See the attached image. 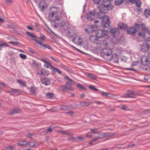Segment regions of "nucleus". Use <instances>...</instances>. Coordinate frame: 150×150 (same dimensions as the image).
<instances>
[{"label":"nucleus","mask_w":150,"mask_h":150,"mask_svg":"<svg viewBox=\"0 0 150 150\" xmlns=\"http://www.w3.org/2000/svg\"><path fill=\"white\" fill-rule=\"evenodd\" d=\"M28 145L30 147H32L35 146V144L33 142H30L29 144Z\"/></svg>","instance_id":"obj_46"},{"label":"nucleus","mask_w":150,"mask_h":150,"mask_svg":"<svg viewBox=\"0 0 150 150\" xmlns=\"http://www.w3.org/2000/svg\"><path fill=\"white\" fill-rule=\"evenodd\" d=\"M70 33H71L70 32H69L67 35V36L69 38L72 37L74 36V35L72 33L71 35L70 34Z\"/></svg>","instance_id":"obj_50"},{"label":"nucleus","mask_w":150,"mask_h":150,"mask_svg":"<svg viewBox=\"0 0 150 150\" xmlns=\"http://www.w3.org/2000/svg\"><path fill=\"white\" fill-rule=\"evenodd\" d=\"M113 60L114 62L116 63H118L119 59L117 55L116 54H114L113 55H112L111 59L110 60Z\"/></svg>","instance_id":"obj_23"},{"label":"nucleus","mask_w":150,"mask_h":150,"mask_svg":"<svg viewBox=\"0 0 150 150\" xmlns=\"http://www.w3.org/2000/svg\"><path fill=\"white\" fill-rule=\"evenodd\" d=\"M98 47H97L96 49L101 51V55L105 60L107 61L110 60L111 59L112 56V51L109 48L103 49V47H105L107 45V42L105 40L102 41Z\"/></svg>","instance_id":"obj_1"},{"label":"nucleus","mask_w":150,"mask_h":150,"mask_svg":"<svg viewBox=\"0 0 150 150\" xmlns=\"http://www.w3.org/2000/svg\"><path fill=\"white\" fill-rule=\"evenodd\" d=\"M118 29L117 28H115L114 29H111V31L112 34L114 36L115 35L116 32L117 30Z\"/></svg>","instance_id":"obj_36"},{"label":"nucleus","mask_w":150,"mask_h":150,"mask_svg":"<svg viewBox=\"0 0 150 150\" xmlns=\"http://www.w3.org/2000/svg\"><path fill=\"white\" fill-rule=\"evenodd\" d=\"M91 133H95L98 132V130L97 129L95 128L91 129Z\"/></svg>","instance_id":"obj_42"},{"label":"nucleus","mask_w":150,"mask_h":150,"mask_svg":"<svg viewBox=\"0 0 150 150\" xmlns=\"http://www.w3.org/2000/svg\"><path fill=\"white\" fill-rule=\"evenodd\" d=\"M88 75L89 77H91V78L93 79H96L95 76H93V75L89 74Z\"/></svg>","instance_id":"obj_52"},{"label":"nucleus","mask_w":150,"mask_h":150,"mask_svg":"<svg viewBox=\"0 0 150 150\" xmlns=\"http://www.w3.org/2000/svg\"><path fill=\"white\" fill-rule=\"evenodd\" d=\"M61 109L62 110H66L68 109V108L66 106H63L61 107Z\"/></svg>","instance_id":"obj_47"},{"label":"nucleus","mask_w":150,"mask_h":150,"mask_svg":"<svg viewBox=\"0 0 150 150\" xmlns=\"http://www.w3.org/2000/svg\"><path fill=\"white\" fill-rule=\"evenodd\" d=\"M47 6L48 5L43 0L41 1L39 5V8L42 11H44V10L45 8H47Z\"/></svg>","instance_id":"obj_15"},{"label":"nucleus","mask_w":150,"mask_h":150,"mask_svg":"<svg viewBox=\"0 0 150 150\" xmlns=\"http://www.w3.org/2000/svg\"><path fill=\"white\" fill-rule=\"evenodd\" d=\"M38 44H39L41 45L43 47L45 48V49L46 48H47L50 50L52 49V48L50 46L46 44L43 45L42 43V42L41 41H39V42L38 43Z\"/></svg>","instance_id":"obj_24"},{"label":"nucleus","mask_w":150,"mask_h":150,"mask_svg":"<svg viewBox=\"0 0 150 150\" xmlns=\"http://www.w3.org/2000/svg\"><path fill=\"white\" fill-rule=\"evenodd\" d=\"M77 139L78 141H81L83 140V137H77Z\"/></svg>","instance_id":"obj_55"},{"label":"nucleus","mask_w":150,"mask_h":150,"mask_svg":"<svg viewBox=\"0 0 150 150\" xmlns=\"http://www.w3.org/2000/svg\"><path fill=\"white\" fill-rule=\"evenodd\" d=\"M41 60L45 64L46 62L47 61H46L45 60V59H42Z\"/></svg>","instance_id":"obj_63"},{"label":"nucleus","mask_w":150,"mask_h":150,"mask_svg":"<svg viewBox=\"0 0 150 150\" xmlns=\"http://www.w3.org/2000/svg\"><path fill=\"white\" fill-rule=\"evenodd\" d=\"M21 112V110L18 109H15L11 111L9 113L11 115H14L19 113Z\"/></svg>","instance_id":"obj_25"},{"label":"nucleus","mask_w":150,"mask_h":150,"mask_svg":"<svg viewBox=\"0 0 150 150\" xmlns=\"http://www.w3.org/2000/svg\"><path fill=\"white\" fill-rule=\"evenodd\" d=\"M136 93L132 90H129L128 91L126 95L122 96L123 98H132L134 97Z\"/></svg>","instance_id":"obj_13"},{"label":"nucleus","mask_w":150,"mask_h":150,"mask_svg":"<svg viewBox=\"0 0 150 150\" xmlns=\"http://www.w3.org/2000/svg\"><path fill=\"white\" fill-rule=\"evenodd\" d=\"M118 27L122 29H124L127 27V25L125 23H120L118 24Z\"/></svg>","instance_id":"obj_26"},{"label":"nucleus","mask_w":150,"mask_h":150,"mask_svg":"<svg viewBox=\"0 0 150 150\" xmlns=\"http://www.w3.org/2000/svg\"><path fill=\"white\" fill-rule=\"evenodd\" d=\"M77 86L78 87H79L81 89H83L84 90H86V88L85 87H83V86L82 85H81V84H78L77 85Z\"/></svg>","instance_id":"obj_44"},{"label":"nucleus","mask_w":150,"mask_h":150,"mask_svg":"<svg viewBox=\"0 0 150 150\" xmlns=\"http://www.w3.org/2000/svg\"><path fill=\"white\" fill-rule=\"evenodd\" d=\"M39 38L41 40H42L41 41L42 42V43L43 42H44L45 40V37L44 35H43L42 34L40 35Z\"/></svg>","instance_id":"obj_37"},{"label":"nucleus","mask_w":150,"mask_h":150,"mask_svg":"<svg viewBox=\"0 0 150 150\" xmlns=\"http://www.w3.org/2000/svg\"><path fill=\"white\" fill-rule=\"evenodd\" d=\"M32 135L30 134H28L27 135V137L28 138H31L32 137Z\"/></svg>","instance_id":"obj_59"},{"label":"nucleus","mask_w":150,"mask_h":150,"mask_svg":"<svg viewBox=\"0 0 150 150\" xmlns=\"http://www.w3.org/2000/svg\"><path fill=\"white\" fill-rule=\"evenodd\" d=\"M48 28V30H47V31L49 33L53 34L55 36H56V37H57L58 38H59L60 37V36L59 35H57V34H55V33H54L52 30H51L49 28Z\"/></svg>","instance_id":"obj_33"},{"label":"nucleus","mask_w":150,"mask_h":150,"mask_svg":"<svg viewBox=\"0 0 150 150\" xmlns=\"http://www.w3.org/2000/svg\"><path fill=\"white\" fill-rule=\"evenodd\" d=\"M13 147L11 146L7 147L4 150H13Z\"/></svg>","instance_id":"obj_49"},{"label":"nucleus","mask_w":150,"mask_h":150,"mask_svg":"<svg viewBox=\"0 0 150 150\" xmlns=\"http://www.w3.org/2000/svg\"><path fill=\"white\" fill-rule=\"evenodd\" d=\"M94 3L96 4H98L100 2L101 0H93Z\"/></svg>","instance_id":"obj_45"},{"label":"nucleus","mask_w":150,"mask_h":150,"mask_svg":"<svg viewBox=\"0 0 150 150\" xmlns=\"http://www.w3.org/2000/svg\"><path fill=\"white\" fill-rule=\"evenodd\" d=\"M129 1L132 4L135 3L137 7H140L141 6V2L140 0H129Z\"/></svg>","instance_id":"obj_21"},{"label":"nucleus","mask_w":150,"mask_h":150,"mask_svg":"<svg viewBox=\"0 0 150 150\" xmlns=\"http://www.w3.org/2000/svg\"><path fill=\"white\" fill-rule=\"evenodd\" d=\"M141 51L145 52L150 49V38L148 37L144 41L142 45L139 47Z\"/></svg>","instance_id":"obj_6"},{"label":"nucleus","mask_w":150,"mask_h":150,"mask_svg":"<svg viewBox=\"0 0 150 150\" xmlns=\"http://www.w3.org/2000/svg\"><path fill=\"white\" fill-rule=\"evenodd\" d=\"M46 95V97L48 98H52L54 96L53 93H47Z\"/></svg>","instance_id":"obj_34"},{"label":"nucleus","mask_w":150,"mask_h":150,"mask_svg":"<svg viewBox=\"0 0 150 150\" xmlns=\"http://www.w3.org/2000/svg\"><path fill=\"white\" fill-rule=\"evenodd\" d=\"M28 89H30V93L32 94H34L36 92V88L34 86L31 87L30 88H28Z\"/></svg>","instance_id":"obj_29"},{"label":"nucleus","mask_w":150,"mask_h":150,"mask_svg":"<svg viewBox=\"0 0 150 150\" xmlns=\"http://www.w3.org/2000/svg\"><path fill=\"white\" fill-rule=\"evenodd\" d=\"M27 28L29 30H33V28L29 26H27Z\"/></svg>","instance_id":"obj_56"},{"label":"nucleus","mask_w":150,"mask_h":150,"mask_svg":"<svg viewBox=\"0 0 150 150\" xmlns=\"http://www.w3.org/2000/svg\"><path fill=\"white\" fill-rule=\"evenodd\" d=\"M29 51L32 53H34L35 52L34 50H32L31 49H29Z\"/></svg>","instance_id":"obj_60"},{"label":"nucleus","mask_w":150,"mask_h":150,"mask_svg":"<svg viewBox=\"0 0 150 150\" xmlns=\"http://www.w3.org/2000/svg\"><path fill=\"white\" fill-rule=\"evenodd\" d=\"M19 56V57L23 59H25L27 58L26 56L23 54H20Z\"/></svg>","instance_id":"obj_41"},{"label":"nucleus","mask_w":150,"mask_h":150,"mask_svg":"<svg viewBox=\"0 0 150 150\" xmlns=\"http://www.w3.org/2000/svg\"><path fill=\"white\" fill-rule=\"evenodd\" d=\"M44 67L46 68H48L50 67L51 69H52V67L53 66H52L50 63L47 61L44 64Z\"/></svg>","instance_id":"obj_28"},{"label":"nucleus","mask_w":150,"mask_h":150,"mask_svg":"<svg viewBox=\"0 0 150 150\" xmlns=\"http://www.w3.org/2000/svg\"><path fill=\"white\" fill-rule=\"evenodd\" d=\"M6 2L8 4H10L13 2L12 0H6Z\"/></svg>","instance_id":"obj_51"},{"label":"nucleus","mask_w":150,"mask_h":150,"mask_svg":"<svg viewBox=\"0 0 150 150\" xmlns=\"http://www.w3.org/2000/svg\"><path fill=\"white\" fill-rule=\"evenodd\" d=\"M65 78L67 79H68V80L71 81H72V80H71L70 79V78L68 76H66L65 77Z\"/></svg>","instance_id":"obj_61"},{"label":"nucleus","mask_w":150,"mask_h":150,"mask_svg":"<svg viewBox=\"0 0 150 150\" xmlns=\"http://www.w3.org/2000/svg\"><path fill=\"white\" fill-rule=\"evenodd\" d=\"M73 42L75 44L77 45H80L82 43V39L80 37H75L73 40Z\"/></svg>","instance_id":"obj_16"},{"label":"nucleus","mask_w":150,"mask_h":150,"mask_svg":"<svg viewBox=\"0 0 150 150\" xmlns=\"http://www.w3.org/2000/svg\"><path fill=\"white\" fill-rule=\"evenodd\" d=\"M110 0H103L102 1L103 4L98 6V9L100 10V11L98 13L99 14L101 12L107 13L108 11L113 8V6L110 3Z\"/></svg>","instance_id":"obj_3"},{"label":"nucleus","mask_w":150,"mask_h":150,"mask_svg":"<svg viewBox=\"0 0 150 150\" xmlns=\"http://www.w3.org/2000/svg\"><path fill=\"white\" fill-rule=\"evenodd\" d=\"M51 58L55 62H59V60H58V59H55L52 57H51Z\"/></svg>","instance_id":"obj_57"},{"label":"nucleus","mask_w":150,"mask_h":150,"mask_svg":"<svg viewBox=\"0 0 150 150\" xmlns=\"http://www.w3.org/2000/svg\"><path fill=\"white\" fill-rule=\"evenodd\" d=\"M96 12V10H95L93 11H89L87 14V19L88 21H93L95 18H97L94 21L95 24H97L99 22V21L98 20V14L97 15Z\"/></svg>","instance_id":"obj_5"},{"label":"nucleus","mask_w":150,"mask_h":150,"mask_svg":"<svg viewBox=\"0 0 150 150\" xmlns=\"http://www.w3.org/2000/svg\"><path fill=\"white\" fill-rule=\"evenodd\" d=\"M26 33L31 38H33V40H34L36 43H38L39 41H38L37 40L36 37L33 34L31 33H30L28 31H26Z\"/></svg>","instance_id":"obj_20"},{"label":"nucleus","mask_w":150,"mask_h":150,"mask_svg":"<svg viewBox=\"0 0 150 150\" xmlns=\"http://www.w3.org/2000/svg\"><path fill=\"white\" fill-rule=\"evenodd\" d=\"M122 2V0H116L115 1V3L116 5H118L121 4Z\"/></svg>","instance_id":"obj_39"},{"label":"nucleus","mask_w":150,"mask_h":150,"mask_svg":"<svg viewBox=\"0 0 150 150\" xmlns=\"http://www.w3.org/2000/svg\"><path fill=\"white\" fill-rule=\"evenodd\" d=\"M141 61L142 64L144 66H147L150 63L148 57L146 56H143L141 58Z\"/></svg>","instance_id":"obj_11"},{"label":"nucleus","mask_w":150,"mask_h":150,"mask_svg":"<svg viewBox=\"0 0 150 150\" xmlns=\"http://www.w3.org/2000/svg\"><path fill=\"white\" fill-rule=\"evenodd\" d=\"M120 108L121 109L125 110H128L127 109V108L124 106H123L121 107Z\"/></svg>","instance_id":"obj_54"},{"label":"nucleus","mask_w":150,"mask_h":150,"mask_svg":"<svg viewBox=\"0 0 150 150\" xmlns=\"http://www.w3.org/2000/svg\"><path fill=\"white\" fill-rule=\"evenodd\" d=\"M98 12V19L101 20V25L102 26L105 28H107L110 26V22H109V18L108 16H104L103 15L105 13L101 12L99 14Z\"/></svg>","instance_id":"obj_4"},{"label":"nucleus","mask_w":150,"mask_h":150,"mask_svg":"<svg viewBox=\"0 0 150 150\" xmlns=\"http://www.w3.org/2000/svg\"><path fill=\"white\" fill-rule=\"evenodd\" d=\"M49 72L44 69L40 70L37 73V74L40 75H44L45 76H48L49 74Z\"/></svg>","instance_id":"obj_19"},{"label":"nucleus","mask_w":150,"mask_h":150,"mask_svg":"<svg viewBox=\"0 0 150 150\" xmlns=\"http://www.w3.org/2000/svg\"><path fill=\"white\" fill-rule=\"evenodd\" d=\"M28 144V142L25 140L21 141L17 143L18 145L21 146H25Z\"/></svg>","instance_id":"obj_22"},{"label":"nucleus","mask_w":150,"mask_h":150,"mask_svg":"<svg viewBox=\"0 0 150 150\" xmlns=\"http://www.w3.org/2000/svg\"><path fill=\"white\" fill-rule=\"evenodd\" d=\"M109 33L108 31L107 30H96V36L97 38L105 37L108 35Z\"/></svg>","instance_id":"obj_9"},{"label":"nucleus","mask_w":150,"mask_h":150,"mask_svg":"<svg viewBox=\"0 0 150 150\" xmlns=\"http://www.w3.org/2000/svg\"><path fill=\"white\" fill-rule=\"evenodd\" d=\"M67 114L70 116H72L74 115V112H67Z\"/></svg>","instance_id":"obj_48"},{"label":"nucleus","mask_w":150,"mask_h":150,"mask_svg":"<svg viewBox=\"0 0 150 150\" xmlns=\"http://www.w3.org/2000/svg\"><path fill=\"white\" fill-rule=\"evenodd\" d=\"M54 28L57 27L59 28L62 30H67L69 28V23L66 22H63L60 24L55 25H54Z\"/></svg>","instance_id":"obj_10"},{"label":"nucleus","mask_w":150,"mask_h":150,"mask_svg":"<svg viewBox=\"0 0 150 150\" xmlns=\"http://www.w3.org/2000/svg\"><path fill=\"white\" fill-rule=\"evenodd\" d=\"M42 83L46 86H48L50 84V80L47 78H42L41 79Z\"/></svg>","instance_id":"obj_18"},{"label":"nucleus","mask_w":150,"mask_h":150,"mask_svg":"<svg viewBox=\"0 0 150 150\" xmlns=\"http://www.w3.org/2000/svg\"><path fill=\"white\" fill-rule=\"evenodd\" d=\"M90 40L92 42L97 44V47H98L101 44V43L102 42V41L100 43H98V40L97 39V38H96V35L95 36L94 35H91V36L90 38Z\"/></svg>","instance_id":"obj_17"},{"label":"nucleus","mask_w":150,"mask_h":150,"mask_svg":"<svg viewBox=\"0 0 150 150\" xmlns=\"http://www.w3.org/2000/svg\"><path fill=\"white\" fill-rule=\"evenodd\" d=\"M59 132L62 133L64 134L67 135L71 136L73 134V133L72 132H69L67 131H60Z\"/></svg>","instance_id":"obj_27"},{"label":"nucleus","mask_w":150,"mask_h":150,"mask_svg":"<svg viewBox=\"0 0 150 150\" xmlns=\"http://www.w3.org/2000/svg\"><path fill=\"white\" fill-rule=\"evenodd\" d=\"M126 69L128 70H129L135 71L134 69H133L132 68H126Z\"/></svg>","instance_id":"obj_62"},{"label":"nucleus","mask_w":150,"mask_h":150,"mask_svg":"<svg viewBox=\"0 0 150 150\" xmlns=\"http://www.w3.org/2000/svg\"><path fill=\"white\" fill-rule=\"evenodd\" d=\"M95 26L88 25L87 28L85 29L86 32L88 33L92 32L94 31H96V29L97 27L96 24H95Z\"/></svg>","instance_id":"obj_14"},{"label":"nucleus","mask_w":150,"mask_h":150,"mask_svg":"<svg viewBox=\"0 0 150 150\" xmlns=\"http://www.w3.org/2000/svg\"><path fill=\"white\" fill-rule=\"evenodd\" d=\"M9 43H10V44H13L14 45H17L18 44V43L14 42H12V41H10V42H9Z\"/></svg>","instance_id":"obj_53"},{"label":"nucleus","mask_w":150,"mask_h":150,"mask_svg":"<svg viewBox=\"0 0 150 150\" xmlns=\"http://www.w3.org/2000/svg\"><path fill=\"white\" fill-rule=\"evenodd\" d=\"M138 8L137 9H135V10L137 11V13L138 14L142 12L141 8H140V7H138Z\"/></svg>","instance_id":"obj_40"},{"label":"nucleus","mask_w":150,"mask_h":150,"mask_svg":"<svg viewBox=\"0 0 150 150\" xmlns=\"http://www.w3.org/2000/svg\"><path fill=\"white\" fill-rule=\"evenodd\" d=\"M59 12V8L55 7H52L49 9L48 18L50 21L52 22L59 21L60 18L57 16Z\"/></svg>","instance_id":"obj_2"},{"label":"nucleus","mask_w":150,"mask_h":150,"mask_svg":"<svg viewBox=\"0 0 150 150\" xmlns=\"http://www.w3.org/2000/svg\"><path fill=\"white\" fill-rule=\"evenodd\" d=\"M99 93H100L101 95L105 97H109V96L110 93H107L104 92L99 91Z\"/></svg>","instance_id":"obj_32"},{"label":"nucleus","mask_w":150,"mask_h":150,"mask_svg":"<svg viewBox=\"0 0 150 150\" xmlns=\"http://www.w3.org/2000/svg\"><path fill=\"white\" fill-rule=\"evenodd\" d=\"M17 82L22 86H25V83L23 81L18 80Z\"/></svg>","instance_id":"obj_38"},{"label":"nucleus","mask_w":150,"mask_h":150,"mask_svg":"<svg viewBox=\"0 0 150 150\" xmlns=\"http://www.w3.org/2000/svg\"><path fill=\"white\" fill-rule=\"evenodd\" d=\"M52 69L54 71H56L59 74H62V71L59 69L55 68L53 67H52Z\"/></svg>","instance_id":"obj_31"},{"label":"nucleus","mask_w":150,"mask_h":150,"mask_svg":"<svg viewBox=\"0 0 150 150\" xmlns=\"http://www.w3.org/2000/svg\"><path fill=\"white\" fill-rule=\"evenodd\" d=\"M89 88L92 89L94 90L95 91H98V90L94 87L93 86H89Z\"/></svg>","instance_id":"obj_43"},{"label":"nucleus","mask_w":150,"mask_h":150,"mask_svg":"<svg viewBox=\"0 0 150 150\" xmlns=\"http://www.w3.org/2000/svg\"><path fill=\"white\" fill-rule=\"evenodd\" d=\"M4 19L3 18H1V17L0 16V22H4Z\"/></svg>","instance_id":"obj_64"},{"label":"nucleus","mask_w":150,"mask_h":150,"mask_svg":"<svg viewBox=\"0 0 150 150\" xmlns=\"http://www.w3.org/2000/svg\"><path fill=\"white\" fill-rule=\"evenodd\" d=\"M5 46L8 47V45L6 44V43L4 42H0V50H1L3 47Z\"/></svg>","instance_id":"obj_30"},{"label":"nucleus","mask_w":150,"mask_h":150,"mask_svg":"<svg viewBox=\"0 0 150 150\" xmlns=\"http://www.w3.org/2000/svg\"><path fill=\"white\" fill-rule=\"evenodd\" d=\"M136 26L139 28V29H141V30L142 31V32H139V35L141 36L144 37L145 35V33H147L150 34V29H149L148 28H146L144 25L143 24H137Z\"/></svg>","instance_id":"obj_7"},{"label":"nucleus","mask_w":150,"mask_h":150,"mask_svg":"<svg viewBox=\"0 0 150 150\" xmlns=\"http://www.w3.org/2000/svg\"><path fill=\"white\" fill-rule=\"evenodd\" d=\"M137 24H136L134 26L135 27V29L134 27H131L130 28H129L127 30V32L128 33H129L131 35H133L137 31V30H141V29H139V28L136 26L135 27L136 25Z\"/></svg>","instance_id":"obj_12"},{"label":"nucleus","mask_w":150,"mask_h":150,"mask_svg":"<svg viewBox=\"0 0 150 150\" xmlns=\"http://www.w3.org/2000/svg\"><path fill=\"white\" fill-rule=\"evenodd\" d=\"M52 131V129L51 128H49L47 130L46 133H48L49 132H51Z\"/></svg>","instance_id":"obj_58"},{"label":"nucleus","mask_w":150,"mask_h":150,"mask_svg":"<svg viewBox=\"0 0 150 150\" xmlns=\"http://www.w3.org/2000/svg\"><path fill=\"white\" fill-rule=\"evenodd\" d=\"M144 13L146 17L150 16V10L149 9H146L144 11Z\"/></svg>","instance_id":"obj_35"},{"label":"nucleus","mask_w":150,"mask_h":150,"mask_svg":"<svg viewBox=\"0 0 150 150\" xmlns=\"http://www.w3.org/2000/svg\"><path fill=\"white\" fill-rule=\"evenodd\" d=\"M114 133H111L110 134H105L103 133L100 134L99 136L95 139H93L92 140L91 142L90 143V144H95L97 143V140L100 139H101L103 138V137L105 136H109V137H112L114 135Z\"/></svg>","instance_id":"obj_8"}]
</instances>
